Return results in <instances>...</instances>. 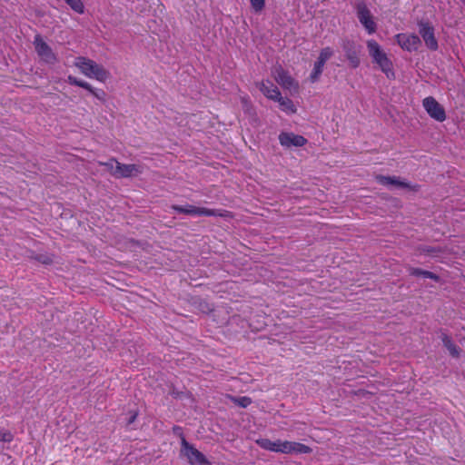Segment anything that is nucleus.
<instances>
[{
    "mask_svg": "<svg viewBox=\"0 0 465 465\" xmlns=\"http://www.w3.org/2000/svg\"><path fill=\"white\" fill-rule=\"evenodd\" d=\"M74 65L78 68L84 76L90 79H95L101 83H104L110 77V73L107 69L85 56L75 57Z\"/></svg>",
    "mask_w": 465,
    "mask_h": 465,
    "instance_id": "obj_1",
    "label": "nucleus"
},
{
    "mask_svg": "<svg viewBox=\"0 0 465 465\" xmlns=\"http://www.w3.org/2000/svg\"><path fill=\"white\" fill-rule=\"evenodd\" d=\"M367 49L373 63L386 74L389 79L395 77L392 61L389 58L388 54L384 52L381 46L375 40H368Z\"/></svg>",
    "mask_w": 465,
    "mask_h": 465,
    "instance_id": "obj_2",
    "label": "nucleus"
},
{
    "mask_svg": "<svg viewBox=\"0 0 465 465\" xmlns=\"http://www.w3.org/2000/svg\"><path fill=\"white\" fill-rule=\"evenodd\" d=\"M172 209L180 213L190 214L194 216H220L223 218L232 217V213L227 210L208 209L204 207H196L191 204H187L185 206L173 205Z\"/></svg>",
    "mask_w": 465,
    "mask_h": 465,
    "instance_id": "obj_3",
    "label": "nucleus"
},
{
    "mask_svg": "<svg viewBox=\"0 0 465 465\" xmlns=\"http://www.w3.org/2000/svg\"><path fill=\"white\" fill-rule=\"evenodd\" d=\"M272 76L283 89L291 93L299 91V83L281 65L272 68Z\"/></svg>",
    "mask_w": 465,
    "mask_h": 465,
    "instance_id": "obj_4",
    "label": "nucleus"
},
{
    "mask_svg": "<svg viewBox=\"0 0 465 465\" xmlns=\"http://www.w3.org/2000/svg\"><path fill=\"white\" fill-rule=\"evenodd\" d=\"M181 453L188 460V462L192 465H205L208 463L205 456L191 445L185 437H182V448Z\"/></svg>",
    "mask_w": 465,
    "mask_h": 465,
    "instance_id": "obj_5",
    "label": "nucleus"
},
{
    "mask_svg": "<svg viewBox=\"0 0 465 465\" xmlns=\"http://www.w3.org/2000/svg\"><path fill=\"white\" fill-rule=\"evenodd\" d=\"M422 106L432 119L440 123L446 120L447 116L444 107L434 97H425L422 100Z\"/></svg>",
    "mask_w": 465,
    "mask_h": 465,
    "instance_id": "obj_6",
    "label": "nucleus"
},
{
    "mask_svg": "<svg viewBox=\"0 0 465 465\" xmlns=\"http://www.w3.org/2000/svg\"><path fill=\"white\" fill-rule=\"evenodd\" d=\"M273 450L274 452H281L284 454H290V453H310L311 448L298 442H292L288 440H275Z\"/></svg>",
    "mask_w": 465,
    "mask_h": 465,
    "instance_id": "obj_7",
    "label": "nucleus"
},
{
    "mask_svg": "<svg viewBox=\"0 0 465 465\" xmlns=\"http://www.w3.org/2000/svg\"><path fill=\"white\" fill-rule=\"evenodd\" d=\"M357 17L369 35L376 32L377 25L366 5L359 4L357 5Z\"/></svg>",
    "mask_w": 465,
    "mask_h": 465,
    "instance_id": "obj_8",
    "label": "nucleus"
},
{
    "mask_svg": "<svg viewBox=\"0 0 465 465\" xmlns=\"http://www.w3.org/2000/svg\"><path fill=\"white\" fill-rule=\"evenodd\" d=\"M34 45L37 54L44 62L47 64H54L56 62V55L40 35H35Z\"/></svg>",
    "mask_w": 465,
    "mask_h": 465,
    "instance_id": "obj_9",
    "label": "nucleus"
},
{
    "mask_svg": "<svg viewBox=\"0 0 465 465\" xmlns=\"http://www.w3.org/2000/svg\"><path fill=\"white\" fill-rule=\"evenodd\" d=\"M341 47L343 52L345 53V56L348 59L350 64L353 68H357L361 60L359 57L360 47L356 45V43L352 40L345 39L341 43Z\"/></svg>",
    "mask_w": 465,
    "mask_h": 465,
    "instance_id": "obj_10",
    "label": "nucleus"
},
{
    "mask_svg": "<svg viewBox=\"0 0 465 465\" xmlns=\"http://www.w3.org/2000/svg\"><path fill=\"white\" fill-rule=\"evenodd\" d=\"M142 173L143 168L141 165L124 164L116 162V166L114 171L112 172V175L115 178H129L132 176H136Z\"/></svg>",
    "mask_w": 465,
    "mask_h": 465,
    "instance_id": "obj_11",
    "label": "nucleus"
},
{
    "mask_svg": "<svg viewBox=\"0 0 465 465\" xmlns=\"http://www.w3.org/2000/svg\"><path fill=\"white\" fill-rule=\"evenodd\" d=\"M398 45L408 52L416 51L420 45V40L414 34H398L395 35Z\"/></svg>",
    "mask_w": 465,
    "mask_h": 465,
    "instance_id": "obj_12",
    "label": "nucleus"
},
{
    "mask_svg": "<svg viewBox=\"0 0 465 465\" xmlns=\"http://www.w3.org/2000/svg\"><path fill=\"white\" fill-rule=\"evenodd\" d=\"M420 35L423 38L425 45L430 50L438 49V41L434 35V28L428 22L419 23Z\"/></svg>",
    "mask_w": 465,
    "mask_h": 465,
    "instance_id": "obj_13",
    "label": "nucleus"
},
{
    "mask_svg": "<svg viewBox=\"0 0 465 465\" xmlns=\"http://www.w3.org/2000/svg\"><path fill=\"white\" fill-rule=\"evenodd\" d=\"M66 81L71 85L79 86V87H82V88L87 90L90 94H92L98 100H100L102 102L105 101V98H106L105 92L102 89L94 88L88 82L78 79L73 75H68Z\"/></svg>",
    "mask_w": 465,
    "mask_h": 465,
    "instance_id": "obj_14",
    "label": "nucleus"
},
{
    "mask_svg": "<svg viewBox=\"0 0 465 465\" xmlns=\"http://www.w3.org/2000/svg\"><path fill=\"white\" fill-rule=\"evenodd\" d=\"M280 143L287 148L302 147L307 143V139L293 133H282L279 135Z\"/></svg>",
    "mask_w": 465,
    "mask_h": 465,
    "instance_id": "obj_15",
    "label": "nucleus"
},
{
    "mask_svg": "<svg viewBox=\"0 0 465 465\" xmlns=\"http://www.w3.org/2000/svg\"><path fill=\"white\" fill-rule=\"evenodd\" d=\"M376 181L385 186L393 185L399 188H407L412 191H418V185H411L410 183L401 181L399 177L396 176H384V175H377L375 177Z\"/></svg>",
    "mask_w": 465,
    "mask_h": 465,
    "instance_id": "obj_16",
    "label": "nucleus"
},
{
    "mask_svg": "<svg viewBox=\"0 0 465 465\" xmlns=\"http://www.w3.org/2000/svg\"><path fill=\"white\" fill-rule=\"evenodd\" d=\"M256 86L268 99L276 101L280 98L281 92L272 81L262 80L256 83Z\"/></svg>",
    "mask_w": 465,
    "mask_h": 465,
    "instance_id": "obj_17",
    "label": "nucleus"
},
{
    "mask_svg": "<svg viewBox=\"0 0 465 465\" xmlns=\"http://www.w3.org/2000/svg\"><path fill=\"white\" fill-rule=\"evenodd\" d=\"M275 102H278L280 109L288 114H293L297 112L293 102L290 98L282 97V94H280V98L276 99Z\"/></svg>",
    "mask_w": 465,
    "mask_h": 465,
    "instance_id": "obj_18",
    "label": "nucleus"
},
{
    "mask_svg": "<svg viewBox=\"0 0 465 465\" xmlns=\"http://www.w3.org/2000/svg\"><path fill=\"white\" fill-rule=\"evenodd\" d=\"M441 340L443 342V345L447 348L449 352L453 357H459L460 356V348L452 341L450 337H449L447 334L442 333Z\"/></svg>",
    "mask_w": 465,
    "mask_h": 465,
    "instance_id": "obj_19",
    "label": "nucleus"
},
{
    "mask_svg": "<svg viewBox=\"0 0 465 465\" xmlns=\"http://www.w3.org/2000/svg\"><path fill=\"white\" fill-rule=\"evenodd\" d=\"M409 272L411 275H413V276H423L425 278H429V279H431L435 282H439L440 280V277L435 274L434 272H430V271H425V270H422V269H420V268H413V267H410L409 268Z\"/></svg>",
    "mask_w": 465,
    "mask_h": 465,
    "instance_id": "obj_20",
    "label": "nucleus"
},
{
    "mask_svg": "<svg viewBox=\"0 0 465 465\" xmlns=\"http://www.w3.org/2000/svg\"><path fill=\"white\" fill-rule=\"evenodd\" d=\"M325 63L320 61L317 59V61L313 64V69L310 74V80L312 83H315L320 79V76L322 75L323 72Z\"/></svg>",
    "mask_w": 465,
    "mask_h": 465,
    "instance_id": "obj_21",
    "label": "nucleus"
},
{
    "mask_svg": "<svg viewBox=\"0 0 465 465\" xmlns=\"http://www.w3.org/2000/svg\"><path fill=\"white\" fill-rule=\"evenodd\" d=\"M70 8L77 14L84 13V5L82 0H64Z\"/></svg>",
    "mask_w": 465,
    "mask_h": 465,
    "instance_id": "obj_22",
    "label": "nucleus"
},
{
    "mask_svg": "<svg viewBox=\"0 0 465 465\" xmlns=\"http://www.w3.org/2000/svg\"><path fill=\"white\" fill-rule=\"evenodd\" d=\"M418 252L420 254H425V255H430L432 257H438L440 250L436 249L434 247H430V246H421L418 249Z\"/></svg>",
    "mask_w": 465,
    "mask_h": 465,
    "instance_id": "obj_23",
    "label": "nucleus"
},
{
    "mask_svg": "<svg viewBox=\"0 0 465 465\" xmlns=\"http://www.w3.org/2000/svg\"><path fill=\"white\" fill-rule=\"evenodd\" d=\"M333 54V51L331 47H324L321 50L318 56V60L326 63Z\"/></svg>",
    "mask_w": 465,
    "mask_h": 465,
    "instance_id": "obj_24",
    "label": "nucleus"
},
{
    "mask_svg": "<svg viewBox=\"0 0 465 465\" xmlns=\"http://www.w3.org/2000/svg\"><path fill=\"white\" fill-rule=\"evenodd\" d=\"M256 443L262 449L266 450H271L272 451L273 450V446H274V442L271 440H268V439H258L256 440Z\"/></svg>",
    "mask_w": 465,
    "mask_h": 465,
    "instance_id": "obj_25",
    "label": "nucleus"
},
{
    "mask_svg": "<svg viewBox=\"0 0 465 465\" xmlns=\"http://www.w3.org/2000/svg\"><path fill=\"white\" fill-rule=\"evenodd\" d=\"M13 440H14V434L10 430H5V429H0V441L1 442L9 443Z\"/></svg>",
    "mask_w": 465,
    "mask_h": 465,
    "instance_id": "obj_26",
    "label": "nucleus"
},
{
    "mask_svg": "<svg viewBox=\"0 0 465 465\" xmlns=\"http://www.w3.org/2000/svg\"><path fill=\"white\" fill-rule=\"evenodd\" d=\"M34 258L43 264H51L54 261L53 255L50 254H38Z\"/></svg>",
    "mask_w": 465,
    "mask_h": 465,
    "instance_id": "obj_27",
    "label": "nucleus"
},
{
    "mask_svg": "<svg viewBox=\"0 0 465 465\" xmlns=\"http://www.w3.org/2000/svg\"><path fill=\"white\" fill-rule=\"evenodd\" d=\"M231 400L234 404L238 405L239 407H248L249 405L252 404L251 399L247 397H241L239 399L231 398Z\"/></svg>",
    "mask_w": 465,
    "mask_h": 465,
    "instance_id": "obj_28",
    "label": "nucleus"
},
{
    "mask_svg": "<svg viewBox=\"0 0 465 465\" xmlns=\"http://www.w3.org/2000/svg\"><path fill=\"white\" fill-rule=\"evenodd\" d=\"M250 2L255 12H261L264 8L265 0H250Z\"/></svg>",
    "mask_w": 465,
    "mask_h": 465,
    "instance_id": "obj_29",
    "label": "nucleus"
},
{
    "mask_svg": "<svg viewBox=\"0 0 465 465\" xmlns=\"http://www.w3.org/2000/svg\"><path fill=\"white\" fill-rule=\"evenodd\" d=\"M116 160L114 158H111L108 162H98V164L101 166H105L112 173L114 171V163L116 164Z\"/></svg>",
    "mask_w": 465,
    "mask_h": 465,
    "instance_id": "obj_30",
    "label": "nucleus"
},
{
    "mask_svg": "<svg viewBox=\"0 0 465 465\" xmlns=\"http://www.w3.org/2000/svg\"><path fill=\"white\" fill-rule=\"evenodd\" d=\"M173 432L175 435L179 436L181 440H182V437H184L183 433V429L181 427H174Z\"/></svg>",
    "mask_w": 465,
    "mask_h": 465,
    "instance_id": "obj_31",
    "label": "nucleus"
},
{
    "mask_svg": "<svg viewBox=\"0 0 465 465\" xmlns=\"http://www.w3.org/2000/svg\"><path fill=\"white\" fill-rule=\"evenodd\" d=\"M137 416V413L136 412H131L130 413V418H129V420H128V425L132 424L134 422V420H135Z\"/></svg>",
    "mask_w": 465,
    "mask_h": 465,
    "instance_id": "obj_32",
    "label": "nucleus"
},
{
    "mask_svg": "<svg viewBox=\"0 0 465 465\" xmlns=\"http://www.w3.org/2000/svg\"><path fill=\"white\" fill-rule=\"evenodd\" d=\"M463 2V4L465 5V0H461Z\"/></svg>",
    "mask_w": 465,
    "mask_h": 465,
    "instance_id": "obj_33",
    "label": "nucleus"
}]
</instances>
